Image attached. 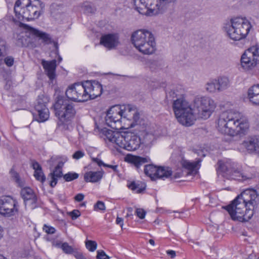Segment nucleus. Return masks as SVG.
I'll return each mask as SVG.
<instances>
[{
  "label": "nucleus",
  "mask_w": 259,
  "mask_h": 259,
  "mask_svg": "<svg viewBox=\"0 0 259 259\" xmlns=\"http://www.w3.org/2000/svg\"><path fill=\"white\" fill-rule=\"evenodd\" d=\"M166 253L168 255H169L171 257V258H174L176 256V252L174 250H167Z\"/></svg>",
  "instance_id": "obj_54"
},
{
  "label": "nucleus",
  "mask_w": 259,
  "mask_h": 259,
  "mask_svg": "<svg viewBox=\"0 0 259 259\" xmlns=\"http://www.w3.org/2000/svg\"><path fill=\"white\" fill-rule=\"evenodd\" d=\"M206 90L209 93H214L219 92V89L216 79L209 80L205 84Z\"/></svg>",
  "instance_id": "obj_34"
},
{
  "label": "nucleus",
  "mask_w": 259,
  "mask_h": 259,
  "mask_svg": "<svg viewBox=\"0 0 259 259\" xmlns=\"http://www.w3.org/2000/svg\"><path fill=\"white\" fill-rule=\"evenodd\" d=\"M41 64L50 79L53 80L56 77V60H53L51 61L43 60Z\"/></svg>",
  "instance_id": "obj_24"
},
{
  "label": "nucleus",
  "mask_w": 259,
  "mask_h": 259,
  "mask_svg": "<svg viewBox=\"0 0 259 259\" xmlns=\"http://www.w3.org/2000/svg\"><path fill=\"white\" fill-rule=\"evenodd\" d=\"M64 157L65 156L62 157V160L61 161H64Z\"/></svg>",
  "instance_id": "obj_61"
},
{
  "label": "nucleus",
  "mask_w": 259,
  "mask_h": 259,
  "mask_svg": "<svg viewBox=\"0 0 259 259\" xmlns=\"http://www.w3.org/2000/svg\"><path fill=\"white\" fill-rule=\"evenodd\" d=\"M84 156V153L82 151L78 150L76 151L72 155L73 159L78 160Z\"/></svg>",
  "instance_id": "obj_46"
},
{
  "label": "nucleus",
  "mask_w": 259,
  "mask_h": 259,
  "mask_svg": "<svg viewBox=\"0 0 259 259\" xmlns=\"http://www.w3.org/2000/svg\"><path fill=\"white\" fill-rule=\"evenodd\" d=\"M84 198V195L82 194L79 193L75 196V200L77 202L82 201Z\"/></svg>",
  "instance_id": "obj_52"
},
{
  "label": "nucleus",
  "mask_w": 259,
  "mask_h": 259,
  "mask_svg": "<svg viewBox=\"0 0 259 259\" xmlns=\"http://www.w3.org/2000/svg\"><path fill=\"white\" fill-rule=\"evenodd\" d=\"M259 62V46L254 45L248 49L242 55L241 65L245 70L254 68Z\"/></svg>",
  "instance_id": "obj_12"
},
{
  "label": "nucleus",
  "mask_w": 259,
  "mask_h": 259,
  "mask_svg": "<svg viewBox=\"0 0 259 259\" xmlns=\"http://www.w3.org/2000/svg\"><path fill=\"white\" fill-rule=\"evenodd\" d=\"M97 258V259H109V257L107 255H106V254L103 250H98Z\"/></svg>",
  "instance_id": "obj_45"
},
{
  "label": "nucleus",
  "mask_w": 259,
  "mask_h": 259,
  "mask_svg": "<svg viewBox=\"0 0 259 259\" xmlns=\"http://www.w3.org/2000/svg\"><path fill=\"white\" fill-rule=\"evenodd\" d=\"M56 116L63 124H69L76 114L74 104L69 100L59 96L54 104Z\"/></svg>",
  "instance_id": "obj_9"
},
{
  "label": "nucleus",
  "mask_w": 259,
  "mask_h": 259,
  "mask_svg": "<svg viewBox=\"0 0 259 259\" xmlns=\"http://www.w3.org/2000/svg\"><path fill=\"white\" fill-rule=\"evenodd\" d=\"M84 82H77L69 85L65 92L67 98L70 100L81 102L87 101L88 95L86 94Z\"/></svg>",
  "instance_id": "obj_13"
},
{
  "label": "nucleus",
  "mask_w": 259,
  "mask_h": 259,
  "mask_svg": "<svg viewBox=\"0 0 259 259\" xmlns=\"http://www.w3.org/2000/svg\"><path fill=\"white\" fill-rule=\"evenodd\" d=\"M93 161L95 162L98 164L99 166H103L105 167H107L109 168H112L114 171H116L117 166V165H112L109 164H107L104 163L101 160L98 158H93Z\"/></svg>",
  "instance_id": "obj_38"
},
{
  "label": "nucleus",
  "mask_w": 259,
  "mask_h": 259,
  "mask_svg": "<svg viewBox=\"0 0 259 259\" xmlns=\"http://www.w3.org/2000/svg\"><path fill=\"white\" fill-rule=\"evenodd\" d=\"M103 173V171H87L84 174V180L86 182H98L102 179Z\"/></svg>",
  "instance_id": "obj_27"
},
{
  "label": "nucleus",
  "mask_w": 259,
  "mask_h": 259,
  "mask_svg": "<svg viewBox=\"0 0 259 259\" xmlns=\"http://www.w3.org/2000/svg\"><path fill=\"white\" fill-rule=\"evenodd\" d=\"M149 158L136 156H131L128 157V161L134 164L137 167L148 161Z\"/></svg>",
  "instance_id": "obj_33"
},
{
  "label": "nucleus",
  "mask_w": 259,
  "mask_h": 259,
  "mask_svg": "<svg viewBox=\"0 0 259 259\" xmlns=\"http://www.w3.org/2000/svg\"><path fill=\"white\" fill-rule=\"evenodd\" d=\"M94 208L95 210H105V206L103 202L98 201L94 205Z\"/></svg>",
  "instance_id": "obj_44"
},
{
  "label": "nucleus",
  "mask_w": 259,
  "mask_h": 259,
  "mask_svg": "<svg viewBox=\"0 0 259 259\" xmlns=\"http://www.w3.org/2000/svg\"><path fill=\"white\" fill-rule=\"evenodd\" d=\"M46 103L47 99L44 101L40 96L38 97L37 103L35 106L36 119L38 122H44L49 118V111L46 106Z\"/></svg>",
  "instance_id": "obj_19"
},
{
  "label": "nucleus",
  "mask_w": 259,
  "mask_h": 259,
  "mask_svg": "<svg viewBox=\"0 0 259 259\" xmlns=\"http://www.w3.org/2000/svg\"><path fill=\"white\" fill-rule=\"evenodd\" d=\"M145 174L153 180L157 179L164 180L169 177L172 171L168 167H157L153 164L147 165L144 168Z\"/></svg>",
  "instance_id": "obj_16"
},
{
  "label": "nucleus",
  "mask_w": 259,
  "mask_h": 259,
  "mask_svg": "<svg viewBox=\"0 0 259 259\" xmlns=\"http://www.w3.org/2000/svg\"><path fill=\"white\" fill-rule=\"evenodd\" d=\"M128 187L137 193H142L146 189V185L141 182H132L128 185Z\"/></svg>",
  "instance_id": "obj_32"
},
{
  "label": "nucleus",
  "mask_w": 259,
  "mask_h": 259,
  "mask_svg": "<svg viewBox=\"0 0 259 259\" xmlns=\"http://www.w3.org/2000/svg\"><path fill=\"white\" fill-rule=\"evenodd\" d=\"M86 94L88 95L87 101L94 99L100 96L102 93V85L96 81L87 80L84 81Z\"/></svg>",
  "instance_id": "obj_20"
},
{
  "label": "nucleus",
  "mask_w": 259,
  "mask_h": 259,
  "mask_svg": "<svg viewBox=\"0 0 259 259\" xmlns=\"http://www.w3.org/2000/svg\"><path fill=\"white\" fill-rule=\"evenodd\" d=\"M42 230L47 234H53L56 232V230L54 227L47 224L44 225Z\"/></svg>",
  "instance_id": "obj_42"
},
{
  "label": "nucleus",
  "mask_w": 259,
  "mask_h": 259,
  "mask_svg": "<svg viewBox=\"0 0 259 259\" xmlns=\"http://www.w3.org/2000/svg\"><path fill=\"white\" fill-rule=\"evenodd\" d=\"M118 146L128 151L137 150L141 144V138L135 134L126 132L122 133L121 137L119 138Z\"/></svg>",
  "instance_id": "obj_14"
},
{
  "label": "nucleus",
  "mask_w": 259,
  "mask_h": 259,
  "mask_svg": "<svg viewBox=\"0 0 259 259\" xmlns=\"http://www.w3.org/2000/svg\"><path fill=\"white\" fill-rule=\"evenodd\" d=\"M105 119L108 126L119 130L124 127L123 120L136 121L139 119V114L136 108L131 105H116L107 111Z\"/></svg>",
  "instance_id": "obj_3"
},
{
  "label": "nucleus",
  "mask_w": 259,
  "mask_h": 259,
  "mask_svg": "<svg viewBox=\"0 0 259 259\" xmlns=\"http://www.w3.org/2000/svg\"><path fill=\"white\" fill-rule=\"evenodd\" d=\"M34 176L37 181H40L42 183L46 181V177L42 169L34 171Z\"/></svg>",
  "instance_id": "obj_40"
},
{
  "label": "nucleus",
  "mask_w": 259,
  "mask_h": 259,
  "mask_svg": "<svg viewBox=\"0 0 259 259\" xmlns=\"http://www.w3.org/2000/svg\"><path fill=\"white\" fill-rule=\"evenodd\" d=\"M157 133L155 131L146 129L143 133L142 138H141V144L145 147H150L156 139Z\"/></svg>",
  "instance_id": "obj_23"
},
{
  "label": "nucleus",
  "mask_w": 259,
  "mask_h": 259,
  "mask_svg": "<svg viewBox=\"0 0 259 259\" xmlns=\"http://www.w3.org/2000/svg\"><path fill=\"white\" fill-rule=\"evenodd\" d=\"M172 109L180 123L186 126H190L194 124L196 117L194 115L193 107H191L184 96L174 101Z\"/></svg>",
  "instance_id": "obj_6"
},
{
  "label": "nucleus",
  "mask_w": 259,
  "mask_h": 259,
  "mask_svg": "<svg viewBox=\"0 0 259 259\" xmlns=\"http://www.w3.org/2000/svg\"><path fill=\"white\" fill-rule=\"evenodd\" d=\"M216 103L210 97L207 96H197L193 102L194 115L196 117L207 119L216 107Z\"/></svg>",
  "instance_id": "obj_10"
},
{
  "label": "nucleus",
  "mask_w": 259,
  "mask_h": 259,
  "mask_svg": "<svg viewBox=\"0 0 259 259\" xmlns=\"http://www.w3.org/2000/svg\"><path fill=\"white\" fill-rule=\"evenodd\" d=\"M258 194L256 190L248 189L243 191L226 207V209L234 220L248 221L253 214Z\"/></svg>",
  "instance_id": "obj_1"
},
{
  "label": "nucleus",
  "mask_w": 259,
  "mask_h": 259,
  "mask_svg": "<svg viewBox=\"0 0 259 259\" xmlns=\"http://www.w3.org/2000/svg\"><path fill=\"white\" fill-rule=\"evenodd\" d=\"M82 7L85 13H94L96 11L95 7L88 2L83 3Z\"/></svg>",
  "instance_id": "obj_37"
},
{
  "label": "nucleus",
  "mask_w": 259,
  "mask_h": 259,
  "mask_svg": "<svg viewBox=\"0 0 259 259\" xmlns=\"http://www.w3.org/2000/svg\"><path fill=\"white\" fill-rule=\"evenodd\" d=\"M62 176V170L55 167L53 171L48 176V177L51 178L50 186L53 188L54 187L57 183L58 179Z\"/></svg>",
  "instance_id": "obj_29"
},
{
  "label": "nucleus",
  "mask_w": 259,
  "mask_h": 259,
  "mask_svg": "<svg viewBox=\"0 0 259 259\" xmlns=\"http://www.w3.org/2000/svg\"><path fill=\"white\" fill-rule=\"evenodd\" d=\"M85 246L89 251L93 252L96 249L97 244L95 241L87 240L85 241Z\"/></svg>",
  "instance_id": "obj_41"
},
{
  "label": "nucleus",
  "mask_w": 259,
  "mask_h": 259,
  "mask_svg": "<svg viewBox=\"0 0 259 259\" xmlns=\"http://www.w3.org/2000/svg\"><path fill=\"white\" fill-rule=\"evenodd\" d=\"M21 195L24 200L25 207L33 209L37 207V198L32 189L24 187L21 191Z\"/></svg>",
  "instance_id": "obj_17"
},
{
  "label": "nucleus",
  "mask_w": 259,
  "mask_h": 259,
  "mask_svg": "<svg viewBox=\"0 0 259 259\" xmlns=\"http://www.w3.org/2000/svg\"><path fill=\"white\" fill-rule=\"evenodd\" d=\"M116 223L117 225H119L122 228L123 225V220L121 218L117 217L116 220Z\"/></svg>",
  "instance_id": "obj_53"
},
{
  "label": "nucleus",
  "mask_w": 259,
  "mask_h": 259,
  "mask_svg": "<svg viewBox=\"0 0 259 259\" xmlns=\"http://www.w3.org/2000/svg\"><path fill=\"white\" fill-rule=\"evenodd\" d=\"M45 7L39 0H17L14 7L16 17L20 20L37 19Z\"/></svg>",
  "instance_id": "obj_4"
},
{
  "label": "nucleus",
  "mask_w": 259,
  "mask_h": 259,
  "mask_svg": "<svg viewBox=\"0 0 259 259\" xmlns=\"http://www.w3.org/2000/svg\"><path fill=\"white\" fill-rule=\"evenodd\" d=\"M219 89V92H222L230 86V81L228 77L225 76H219L216 79Z\"/></svg>",
  "instance_id": "obj_30"
},
{
  "label": "nucleus",
  "mask_w": 259,
  "mask_h": 259,
  "mask_svg": "<svg viewBox=\"0 0 259 259\" xmlns=\"http://www.w3.org/2000/svg\"><path fill=\"white\" fill-rule=\"evenodd\" d=\"M32 168L34 169V171L42 169L40 165L36 161H33L31 163Z\"/></svg>",
  "instance_id": "obj_50"
},
{
  "label": "nucleus",
  "mask_w": 259,
  "mask_h": 259,
  "mask_svg": "<svg viewBox=\"0 0 259 259\" xmlns=\"http://www.w3.org/2000/svg\"><path fill=\"white\" fill-rule=\"evenodd\" d=\"M103 133H105L106 138L110 142L116 144L117 146L119 144L118 140L121 137L122 133L113 131L109 130H104Z\"/></svg>",
  "instance_id": "obj_28"
},
{
  "label": "nucleus",
  "mask_w": 259,
  "mask_h": 259,
  "mask_svg": "<svg viewBox=\"0 0 259 259\" xmlns=\"http://www.w3.org/2000/svg\"><path fill=\"white\" fill-rule=\"evenodd\" d=\"M131 39L135 48L144 55H152L156 50L154 36L150 31L145 29L135 31L132 33Z\"/></svg>",
  "instance_id": "obj_5"
},
{
  "label": "nucleus",
  "mask_w": 259,
  "mask_h": 259,
  "mask_svg": "<svg viewBox=\"0 0 259 259\" xmlns=\"http://www.w3.org/2000/svg\"><path fill=\"white\" fill-rule=\"evenodd\" d=\"M100 44L109 50L116 48L120 44L119 35L117 33H109L101 36Z\"/></svg>",
  "instance_id": "obj_21"
},
{
  "label": "nucleus",
  "mask_w": 259,
  "mask_h": 259,
  "mask_svg": "<svg viewBox=\"0 0 259 259\" xmlns=\"http://www.w3.org/2000/svg\"><path fill=\"white\" fill-rule=\"evenodd\" d=\"M12 180L15 181L17 186L20 187H23L25 185L24 180L21 178L19 175L15 170L12 169L10 171Z\"/></svg>",
  "instance_id": "obj_35"
},
{
  "label": "nucleus",
  "mask_w": 259,
  "mask_h": 259,
  "mask_svg": "<svg viewBox=\"0 0 259 259\" xmlns=\"http://www.w3.org/2000/svg\"><path fill=\"white\" fill-rule=\"evenodd\" d=\"M218 173L227 179H231L240 181H243L249 179L242 172L236 169L232 166V164L228 162H224L222 161H219Z\"/></svg>",
  "instance_id": "obj_11"
},
{
  "label": "nucleus",
  "mask_w": 259,
  "mask_h": 259,
  "mask_svg": "<svg viewBox=\"0 0 259 259\" xmlns=\"http://www.w3.org/2000/svg\"><path fill=\"white\" fill-rule=\"evenodd\" d=\"M69 215L71 217L72 219H76L80 215V213L79 210L74 209L69 212Z\"/></svg>",
  "instance_id": "obj_49"
},
{
  "label": "nucleus",
  "mask_w": 259,
  "mask_h": 259,
  "mask_svg": "<svg viewBox=\"0 0 259 259\" xmlns=\"http://www.w3.org/2000/svg\"><path fill=\"white\" fill-rule=\"evenodd\" d=\"M27 37H28V36L26 34L25 35H20L17 41V46L20 47L27 46L29 43V41L27 40Z\"/></svg>",
  "instance_id": "obj_36"
},
{
  "label": "nucleus",
  "mask_w": 259,
  "mask_h": 259,
  "mask_svg": "<svg viewBox=\"0 0 259 259\" xmlns=\"http://www.w3.org/2000/svg\"><path fill=\"white\" fill-rule=\"evenodd\" d=\"M149 242L150 243V244H151L152 245H154V244H155L154 241L153 239H150L149 241Z\"/></svg>",
  "instance_id": "obj_58"
},
{
  "label": "nucleus",
  "mask_w": 259,
  "mask_h": 259,
  "mask_svg": "<svg viewBox=\"0 0 259 259\" xmlns=\"http://www.w3.org/2000/svg\"><path fill=\"white\" fill-rule=\"evenodd\" d=\"M217 124L220 132L230 136L245 134L249 127L248 118L241 113L234 110L221 113Z\"/></svg>",
  "instance_id": "obj_2"
},
{
  "label": "nucleus",
  "mask_w": 259,
  "mask_h": 259,
  "mask_svg": "<svg viewBox=\"0 0 259 259\" xmlns=\"http://www.w3.org/2000/svg\"><path fill=\"white\" fill-rule=\"evenodd\" d=\"M2 52L1 51V50L0 49V56L2 55Z\"/></svg>",
  "instance_id": "obj_62"
},
{
  "label": "nucleus",
  "mask_w": 259,
  "mask_h": 259,
  "mask_svg": "<svg viewBox=\"0 0 259 259\" xmlns=\"http://www.w3.org/2000/svg\"><path fill=\"white\" fill-rule=\"evenodd\" d=\"M62 59L61 57L59 56V61L61 62L62 61Z\"/></svg>",
  "instance_id": "obj_60"
},
{
  "label": "nucleus",
  "mask_w": 259,
  "mask_h": 259,
  "mask_svg": "<svg viewBox=\"0 0 259 259\" xmlns=\"http://www.w3.org/2000/svg\"><path fill=\"white\" fill-rule=\"evenodd\" d=\"M176 0H134L135 9L140 13L148 16L163 13Z\"/></svg>",
  "instance_id": "obj_7"
},
{
  "label": "nucleus",
  "mask_w": 259,
  "mask_h": 259,
  "mask_svg": "<svg viewBox=\"0 0 259 259\" xmlns=\"http://www.w3.org/2000/svg\"><path fill=\"white\" fill-rule=\"evenodd\" d=\"M0 259H6L2 255L0 254Z\"/></svg>",
  "instance_id": "obj_59"
},
{
  "label": "nucleus",
  "mask_w": 259,
  "mask_h": 259,
  "mask_svg": "<svg viewBox=\"0 0 259 259\" xmlns=\"http://www.w3.org/2000/svg\"><path fill=\"white\" fill-rule=\"evenodd\" d=\"M247 259H259V257H256L255 254H250L249 255Z\"/></svg>",
  "instance_id": "obj_56"
},
{
  "label": "nucleus",
  "mask_w": 259,
  "mask_h": 259,
  "mask_svg": "<svg viewBox=\"0 0 259 259\" xmlns=\"http://www.w3.org/2000/svg\"><path fill=\"white\" fill-rule=\"evenodd\" d=\"M4 62L8 67H11L14 64V58L11 56L7 57L5 58Z\"/></svg>",
  "instance_id": "obj_48"
},
{
  "label": "nucleus",
  "mask_w": 259,
  "mask_h": 259,
  "mask_svg": "<svg viewBox=\"0 0 259 259\" xmlns=\"http://www.w3.org/2000/svg\"><path fill=\"white\" fill-rule=\"evenodd\" d=\"M132 208H128V210H129V211H132Z\"/></svg>",
  "instance_id": "obj_63"
},
{
  "label": "nucleus",
  "mask_w": 259,
  "mask_h": 259,
  "mask_svg": "<svg viewBox=\"0 0 259 259\" xmlns=\"http://www.w3.org/2000/svg\"><path fill=\"white\" fill-rule=\"evenodd\" d=\"M74 255L76 259H86L83 254L79 252L75 253Z\"/></svg>",
  "instance_id": "obj_55"
},
{
  "label": "nucleus",
  "mask_w": 259,
  "mask_h": 259,
  "mask_svg": "<svg viewBox=\"0 0 259 259\" xmlns=\"http://www.w3.org/2000/svg\"><path fill=\"white\" fill-rule=\"evenodd\" d=\"M252 26L250 22L243 17H235L230 20L225 26L228 36L232 40H239L246 37Z\"/></svg>",
  "instance_id": "obj_8"
},
{
  "label": "nucleus",
  "mask_w": 259,
  "mask_h": 259,
  "mask_svg": "<svg viewBox=\"0 0 259 259\" xmlns=\"http://www.w3.org/2000/svg\"><path fill=\"white\" fill-rule=\"evenodd\" d=\"M241 149H245L249 153L259 157V137L250 136L244 140L240 145Z\"/></svg>",
  "instance_id": "obj_18"
},
{
  "label": "nucleus",
  "mask_w": 259,
  "mask_h": 259,
  "mask_svg": "<svg viewBox=\"0 0 259 259\" xmlns=\"http://www.w3.org/2000/svg\"><path fill=\"white\" fill-rule=\"evenodd\" d=\"M3 230L2 229V228L1 226H0V239L3 236Z\"/></svg>",
  "instance_id": "obj_57"
},
{
  "label": "nucleus",
  "mask_w": 259,
  "mask_h": 259,
  "mask_svg": "<svg viewBox=\"0 0 259 259\" xmlns=\"http://www.w3.org/2000/svg\"><path fill=\"white\" fill-rule=\"evenodd\" d=\"M68 160V158L67 157H64V161H60L58 162V164L56 166V167L60 168L62 169V167L63 166L65 162H66Z\"/></svg>",
  "instance_id": "obj_51"
},
{
  "label": "nucleus",
  "mask_w": 259,
  "mask_h": 259,
  "mask_svg": "<svg viewBox=\"0 0 259 259\" xmlns=\"http://www.w3.org/2000/svg\"><path fill=\"white\" fill-rule=\"evenodd\" d=\"M78 174L76 172H69L63 176V178L65 181L70 182L75 180L78 178Z\"/></svg>",
  "instance_id": "obj_39"
},
{
  "label": "nucleus",
  "mask_w": 259,
  "mask_h": 259,
  "mask_svg": "<svg viewBox=\"0 0 259 259\" xmlns=\"http://www.w3.org/2000/svg\"><path fill=\"white\" fill-rule=\"evenodd\" d=\"M146 65L152 71H155L162 68L163 65L161 61L148 60L146 62Z\"/></svg>",
  "instance_id": "obj_31"
},
{
  "label": "nucleus",
  "mask_w": 259,
  "mask_h": 259,
  "mask_svg": "<svg viewBox=\"0 0 259 259\" xmlns=\"http://www.w3.org/2000/svg\"><path fill=\"white\" fill-rule=\"evenodd\" d=\"M247 97L253 104L259 106V83L254 84L248 89Z\"/></svg>",
  "instance_id": "obj_25"
},
{
  "label": "nucleus",
  "mask_w": 259,
  "mask_h": 259,
  "mask_svg": "<svg viewBox=\"0 0 259 259\" xmlns=\"http://www.w3.org/2000/svg\"><path fill=\"white\" fill-rule=\"evenodd\" d=\"M25 28L29 31L30 34L39 37L43 40L44 42L46 44H50L53 42L55 46L57 47V44L52 39L49 34L40 32L28 25H25Z\"/></svg>",
  "instance_id": "obj_22"
},
{
  "label": "nucleus",
  "mask_w": 259,
  "mask_h": 259,
  "mask_svg": "<svg viewBox=\"0 0 259 259\" xmlns=\"http://www.w3.org/2000/svg\"><path fill=\"white\" fill-rule=\"evenodd\" d=\"M137 215L141 219H143L146 214V211L142 208H137L136 211Z\"/></svg>",
  "instance_id": "obj_47"
},
{
  "label": "nucleus",
  "mask_w": 259,
  "mask_h": 259,
  "mask_svg": "<svg viewBox=\"0 0 259 259\" xmlns=\"http://www.w3.org/2000/svg\"><path fill=\"white\" fill-rule=\"evenodd\" d=\"M61 248L66 253L71 254L74 252L73 248L66 242L63 243L62 244Z\"/></svg>",
  "instance_id": "obj_43"
},
{
  "label": "nucleus",
  "mask_w": 259,
  "mask_h": 259,
  "mask_svg": "<svg viewBox=\"0 0 259 259\" xmlns=\"http://www.w3.org/2000/svg\"><path fill=\"white\" fill-rule=\"evenodd\" d=\"M18 211L17 201L10 196L0 198V214L7 217L15 215Z\"/></svg>",
  "instance_id": "obj_15"
},
{
  "label": "nucleus",
  "mask_w": 259,
  "mask_h": 259,
  "mask_svg": "<svg viewBox=\"0 0 259 259\" xmlns=\"http://www.w3.org/2000/svg\"><path fill=\"white\" fill-rule=\"evenodd\" d=\"M201 161V160L200 159H198L197 161L193 162L186 160H182L181 161V165L183 167L186 168L189 171V174L194 175L198 172L197 170L199 168V166H200L199 163H200Z\"/></svg>",
  "instance_id": "obj_26"
}]
</instances>
